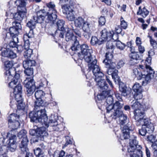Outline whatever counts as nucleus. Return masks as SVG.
Segmentation results:
<instances>
[{
	"label": "nucleus",
	"mask_w": 157,
	"mask_h": 157,
	"mask_svg": "<svg viewBox=\"0 0 157 157\" xmlns=\"http://www.w3.org/2000/svg\"><path fill=\"white\" fill-rule=\"evenodd\" d=\"M55 117L54 115H52L49 121L44 110L38 111L37 113L32 112L29 114L31 122H39L42 125H44L47 128L49 126L52 127L54 130L58 131L60 129L61 125L58 124Z\"/></svg>",
	"instance_id": "nucleus-1"
},
{
	"label": "nucleus",
	"mask_w": 157,
	"mask_h": 157,
	"mask_svg": "<svg viewBox=\"0 0 157 157\" xmlns=\"http://www.w3.org/2000/svg\"><path fill=\"white\" fill-rule=\"evenodd\" d=\"M97 84L98 86L99 90L101 92L97 95V98L99 101L106 98L105 104L106 109V114L108 113L113 107V99L110 94L111 90H108V85L105 79H94Z\"/></svg>",
	"instance_id": "nucleus-2"
},
{
	"label": "nucleus",
	"mask_w": 157,
	"mask_h": 157,
	"mask_svg": "<svg viewBox=\"0 0 157 157\" xmlns=\"http://www.w3.org/2000/svg\"><path fill=\"white\" fill-rule=\"evenodd\" d=\"M71 42H74L71 47V49L72 51H77L79 49L81 50V53H78L79 59L81 60L84 59L87 62L90 61L91 59H93L92 56H93L92 55L93 51L91 48L86 44H84L80 45L77 39Z\"/></svg>",
	"instance_id": "nucleus-3"
},
{
	"label": "nucleus",
	"mask_w": 157,
	"mask_h": 157,
	"mask_svg": "<svg viewBox=\"0 0 157 157\" xmlns=\"http://www.w3.org/2000/svg\"><path fill=\"white\" fill-rule=\"evenodd\" d=\"M92 58L90 61L87 62L88 63L89 69L90 70H93V73L95 76L96 78L103 77L104 76V75L100 71L99 66L96 64L97 61L95 56H93Z\"/></svg>",
	"instance_id": "nucleus-4"
},
{
	"label": "nucleus",
	"mask_w": 157,
	"mask_h": 157,
	"mask_svg": "<svg viewBox=\"0 0 157 157\" xmlns=\"http://www.w3.org/2000/svg\"><path fill=\"white\" fill-rule=\"evenodd\" d=\"M109 118L110 120L112 119L116 120L118 118L121 128L126 125L128 126V124H129V126L131 125L129 124L128 123L129 121L127 116L123 114L122 111H117L114 113V115L110 116Z\"/></svg>",
	"instance_id": "nucleus-5"
},
{
	"label": "nucleus",
	"mask_w": 157,
	"mask_h": 157,
	"mask_svg": "<svg viewBox=\"0 0 157 157\" xmlns=\"http://www.w3.org/2000/svg\"><path fill=\"white\" fill-rule=\"evenodd\" d=\"M131 106L134 110V115L135 120L139 119L144 114V109L141 110V104L136 100H133L131 102Z\"/></svg>",
	"instance_id": "nucleus-6"
},
{
	"label": "nucleus",
	"mask_w": 157,
	"mask_h": 157,
	"mask_svg": "<svg viewBox=\"0 0 157 157\" xmlns=\"http://www.w3.org/2000/svg\"><path fill=\"white\" fill-rule=\"evenodd\" d=\"M145 113L142 117H140V119L135 120L136 121V124L137 126L142 125L146 127L147 130L149 132V133H152L154 130V127L153 124L151 123L148 118H144Z\"/></svg>",
	"instance_id": "nucleus-7"
},
{
	"label": "nucleus",
	"mask_w": 157,
	"mask_h": 157,
	"mask_svg": "<svg viewBox=\"0 0 157 157\" xmlns=\"http://www.w3.org/2000/svg\"><path fill=\"white\" fill-rule=\"evenodd\" d=\"M19 118V115L15 113L10 114L8 118V126L12 129L11 131H13V132L15 130L17 129L20 126L19 122L18 120H16Z\"/></svg>",
	"instance_id": "nucleus-8"
},
{
	"label": "nucleus",
	"mask_w": 157,
	"mask_h": 157,
	"mask_svg": "<svg viewBox=\"0 0 157 157\" xmlns=\"http://www.w3.org/2000/svg\"><path fill=\"white\" fill-rule=\"evenodd\" d=\"M27 132L25 130L21 131L18 133L17 136L19 139L22 138L21 144L19 145V148L21 151H26L27 150V143L28 140L26 136Z\"/></svg>",
	"instance_id": "nucleus-9"
},
{
	"label": "nucleus",
	"mask_w": 157,
	"mask_h": 157,
	"mask_svg": "<svg viewBox=\"0 0 157 157\" xmlns=\"http://www.w3.org/2000/svg\"><path fill=\"white\" fill-rule=\"evenodd\" d=\"M101 41L110 40L112 39L116 41L118 39L117 34L114 33L112 31L108 30L106 29H104L101 32Z\"/></svg>",
	"instance_id": "nucleus-10"
},
{
	"label": "nucleus",
	"mask_w": 157,
	"mask_h": 157,
	"mask_svg": "<svg viewBox=\"0 0 157 157\" xmlns=\"http://www.w3.org/2000/svg\"><path fill=\"white\" fill-rule=\"evenodd\" d=\"M26 88V94L28 96H31L35 91L36 85L34 79H25L23 82Z\"/></svg>",
	"instance_id": "nucleus-11"
},
{
	"label": "nucleus",
	"mask_w": 157,
	"mask_h": 157,
	"mask_svg": "<svg viewBox=\"0 0 157 157\" xmlns=\"http://www.w3.org/2000/svg\"><path fill=\"white\" fill-rule=\"evenodd\" d=\"M115 83L119 85V90L121 95L124 97L130 96L132 92L131 89H128L126 86L125 84L120 80V79H114Z\"/></svg>",
	"instance_id": "nucleus-12"
},
{
	"label": "nucleus",
	"mask_w": 157,
	"mask_h": 157,
	"mask_svg": "<svg viewBox=\"0 0 157 157\" xmlns=\"http://www.w3.org/2000/svg\"><path fill=\"white\" fill-rule=\"evenodd\" d=\"M93 25V22L91 21H86L82 26L83 32V35L86 38H90L92 33V30Z\"/></svg>",
	"instance_id": "nucleus-13"
},
{
	"label": "nucleus",
	"mask_w": 157,
	"mask_h": 157,
	"mask_svg": "<svg viewBox=\"0 0 157 157\" xmlns=\"http://www.w3.org/2000/svg\"><path fill=\"white\" fill-rule=\"evenodd\" d=\"M121 129L122 132V136L124 139H128L131 137L132 136H130V133L132 132L134 129V126L133 125H131L130 126L127 125L123 127H121Z\"/></svg>",
	"instance_id": "nucleus-14"
},
{
	"label": "nucleus",
	"mask_w": 157,
	"mask_h": 157,
	"mask_svg": "<svg viewBox=\"0 0 157 157\" xmlns=\"http://www.w3.org/2000/svg\"><path fill=\"white\" fill-rule=\"evenodd\" d=\"M64 21L62 20H59L56 22L58 30L56 31L55 35L58 36L61 38H63L64 33V28L63 27Z\"/></svg>",
	"instance_id": "nucleus-15"
},
{
	"label": "nucleus",
	"mask_w": 157,
	"mask_h": 157,
	"mask_svg": "<svg viewBox=\"0 0 157 157\" xmlns=\"http://www.w3.org/2000/svg\"><path fill=\"white\" fill-rule=\"evenodd\" d=\"M145 68L147 70V74H145L144 73H142V78H156L157 76L154 75V72L152 69L151 67L149 65L146 63Z\"/></svg>",
	"instance_id": "nucleus-16"
},
{
	"label": "nucleus",
	"mask_w": 157,
	"mask_h": 157,
	"mask_svg": "<svg viewBox=\"0 0 157 157\" xmlns=\"http://www.w3.org/2000/svg\"><path fill=\"white\" fill-rule=\"evenodd\" d=\"M67 7H64L63 10V13L66 15L67 18L70 21H73L75 20V12L73 9L71 8L68 9Z\"/></svg>",
	"instance_id": "nucleus-17"
},
{
	"label": "nucleus",
	"mask_w": 157,
	"mask_h": 157,
	"mask_svg": "<svg viewBox=\"0 0 157 157\" xmlns=\"http://www.w3.org/2000/svg\"><path fill=\"white\" fill-rule=\"evenodd\" d=\"M47 12V18L46 22L47 23H49L51 24H53L57 18L56 15L57 12Z\"/></svg>",
	"instance_id": "nucleus-18"
},
{
	"label": "nucleus",
	"mask_w": 157,
	"mask_h": 157,
	"mask_svg": "<svg viewBox=\"0 0 157 157\" xmlns=\"http://www.w3.org/2000/svg\"><path fill=\"white\" fill-rule=\"evenodd\" d=\"M130 60V63L131 65H134L137 63V61L141 59V57L137 52H132L129 55Z\"/></svg>",
	"instance_id": "nucleus-19"
},
{
	"label": "nucleus",
	"mask_w": 157,
	"mask_h": 157,
	"mask_svg": "<svg viewBox=\"0 0 157 157\" xmlns=\"http://www.w3.org/2000/svg\"><path fill=\"white\" fill-rule=\"evenodd\" d=\"M36 100L35 102V104L34 106V110L33 111L30 112L29 113V114L32 112H34L35 113H37L38 111H40L41 110H44L45 112L44 109H40V106H43L44 105V101L40 99H36Z\"/></svg>",
	"instance_id": "nucleus-20"
},
{
	"label": "nucleus",
	"mask_w": 157,
	"mask_h": 157,
	"mask_svg": "<svg viewBox=\"0 0 157 157\" xmlns=\"http://www.w3.org/2000/svg\"><path fill=\"white\" fill-rule=\"evenodd\" d=\"M9 33H7L6 34V37L9 38V35L10 37L14 38H16L17 41L18 42V38L17 36L18 34L19 31H18L13 26L11 27L9 29Z\"/></svg>",
	"instance_id": "nucleus-21"
},
{
	"label": "nucleus",
	"mask_w": 157,
	"mask_h": 157,
	"mask_svg": "<svg viewBox=\"0 0 157 157\" xmlns=\"http://www.w3.org/2000/svg\"><path fill=\"white\" fill-rule=\"evenodd\" d=\"M22 88L21 84L18 83L17 85L15 86L14 89L13 93L15 95V100H21L22 96Z\"/></svg>",
	"instance_id": "nucleus-22"
},
{
	"label": "nucleus",
	"mask_w": 157,
	"mask_h": 157,
	"mask_svg": "<svg viewBox=\"0 0 157 157\" xmlns=\"http://www.w3.org/2000/svg\"><path fill=\"white\" fill-rule=\"evenodd\" d=\"M2 52V58H14L16 57V54L9 49H4Z\"/></svg>",
	"instance_id": "nucleus-23"
},
{
	"label": "nucleus",
	"mask_w": 157,
	"mask_h": 157,
	"mask_svg": "<svg viewBox=\"0 0 157 157\" xmlns=\"http://www.w3.org/2000/svg\"><path fill=\"white\" fill-rule=\"evenodd\" d=\"M123 104L121 103L119 101H117L113 105L112 109L110 110L108 113H110V116L114 115V113L117 111H122L121 109L123 106Z\"/></svg>",
	"instance_id": "nucleus-24"
},
{
	"label": "nucleus",
	"mask_w": 157,
	"mask_h": 157,
	"mask_svg": "<svg viewBox=\"0 0 157 157\" xmlns=\"http://www.w3.org/2000/svg\"><path fill=\"white\" fill-rule=\"evenodd\" d=\"M43 126L40 127H37V135L36 136L40 137L41 138H43L44 136H47L48 135L46 129L44 126H45L44 125H42Z\"/></svg>",
	"instance_id": "nucleus-25"
},
{
	"label": "nucleus",
	"mask_w": 157,
	"mask_h": 157,
	"mask_svg": "<svg viewBox=\"0 0 157 157\" xmlns=\"http://www.w3.org/2000/svg\"><path fill=\"white\" fill-rule=\"evenodd\" d=\"M36 63V61L34 60L26 59L23 61V66L24 68H30L35 66Z\"/></svg>",
	"instance_id": "nucleus-26"
},
{
	"label": "nucleus",
	"mask_w": 157,
	"mask_h": 157,
	"mask_svg": "<svg viewBox=\"0 0 157 157\" xmlns=\"http://www.w3.org/2000/svg\"><path fill=\"white\" fill-rule=\"evenodd\" d=\"M44 11L45 10H41L39 13H42L41 14H40L39 16L37 15V16H33V20L36 23H42L44 21Z\"/></svg>",
	"instance_id": "nucleus-27"
},
{
	"label": "nucleus",
	"mask_w": 157,
	"mask_h": 157,
	"mask_svg": "<svg viewBox=\"0 0 157 157\" xmlns=\"http://www.w3.org/2000/svg\"><path fill=\"white\" fill-rule=\"evenodd\" d=\"M26 11L20 10L19 12L16 13L14 15V18L15 20L21 21L25 15Z\"/></svg>",
	"instance_id": "nucleus-28"
},
{
	"label": "nucleus",
	"mask_w": 157,
	"mask_h": 157,
	"mask_svg": "<svg viewBox=\"0 0 157 157\" xmlns=\"http://www.w3.org/2000/svg\"><path fill=\"white\" fill-rule=\"evenodd\" d=\"M77 39L76 37L75 36L71 30H68L65 34V40L67 41H73Z\"/></svg>",
	"instance_id": "nucleus-29"
},
{
	"label": "nucleus",
	"mask_w": 157,
	"mask_h": 157,
	"mask_svg": "<svg viewBox=\"0 0 157 157\" xmlns=\"http://www.w3.org/2000/svg\"><path fill=\"white\" fill-rule=\"evenodd\" d=\"M13 131H10L7 133V137H9V142L8 144H16V136L15 135L13 134Z\"/></svg>",
	"instance_id": "nucleus-30"
},
{
	"label": "nucleus",
	"mask_w": 157,
	"mask_h": 157,
	"mask_svg": "<svg viewBox=\"0 0 157 157\" xmlns=\"http://www.w3.org/2000/svg\"><path fill=\"white\" fill-rule=\"evenodd\" d=\"M136 137L134 135H133L130 139L129 145L133 146L137 148L136 150L138 149V147L140 146L141 147V150L142 149V147L140 145L138 144V141L136 140Z\"/></svg>",
	"instance_id": "nucleus-31"
},
{
	"label": "nucleus",
	"mask_w": 157,
	"mask_h": 157,
	"mask_svg": "<svg viewBox=\"0 0 157 157\" xmlns=\"http://www.w3.org/2000/svg\"><path fill=\"white\" fill-rule=\"evenodd\" d=\"M86 21L82 17H79L75 20V24L76 26L80 28L82 27Z\"/></svg>",
	"instance_id": "nucleus-32"
},
{
	"label": "nucleus",
	"mask_w": 157,
	"mask_h": 157,
	"mask_svg": "<svg viewBox=\"0 0 157 157\" xmlns=\"http://www.w3.org/2000/svg\"><path fill=\"white\" fill-rule=\"evenodd\" d=\"M149 12L145 7L141 9V6L139 8V11L137 12V15H140L144 18L148 14Z\"/></svg>",
	"instance_id": "nucleus-33"
},
{
	"label": "nucleus",
	"mask_w": 157,
	"mask_h": 157,
	"mask_svg": "<svg viewBox=\"0 0 157 157\" xmlns=\"http://www.w3.org/2000/svg\"><path fill=\"white\" fill-rule=\"evenodd\" d=\"M113 52L110 51H108V52L106 53L105 59L103 61V63L105 64L109 62V63H111V61H112L113 57L112 54Z\"/></svg>",
	"instance_id": "nucleus-34"
},
{
	"label": "nucleus",
	"mask_w": 157,
	"mask_h": 157,
	"mask_svg": "<svg viewBox=\"0 0 157 157\" xmlns=\"http://www.w3.org/2000/svg\"><path fill=\"white\" fill-rule=\"evenodd\" d=\"M138 147L137 152L129 153V157H142L143 153L141 150V147L139 146Z\"/></svg>",
	"instance_id": "nucleus-35"
},
{
	"label": "nucleus",
	"mask_w": 157,
	"mask_h": 157,
	"mask_svg": "<svg viewBox=\"0 0 157 157\" xmlns=\"http://www.w3.org/2000/svg\"><path fill=\"white\" fill-rule=\"evenodd\" d=\"M15 4L18 7L22 8L23 10L26 11L25 8L26 2L25 0H16L15 2Z\"/></svg>",
	"instance_id": "nucleus-36"
},
{
	"label": "nucleus",
	"mask_w": 157,
	"mask_h": 157,
	"mask_svg": "<svg viewBox=\"0 0 157 157\" xmlns=\"http://www.w3.org/2000/svg\"><path fill=\"white\" fill-rule=\"evenodd\" d=\"M141 110L144 109V112L149 109L150 106L149 104V101L147 100H144L141 104Z\"/></svg>",
	"instance_id": "nucleus-37"
},
{
	"label": "nucleus",
	"mask_w": 157,
	"mask_h": 157,
	"mask_svg": "<svg viewBox=\"0 0 157 157\" xmlns=\"http://www.w3.org/2000/svg\"><path fill=\"white\" fill-rule=\"evenodd\" d=\"M45 93L41 90L36 91L35 94V96L36 99L42 98L45 96Z\"/></svg>",
	"instance_id": "nucleus-38"
},
{
	"label": "nucleus",
	"mask_w": 157,
	"mask_h": 157,
	"mask_svg": "<svg viewBox=\"0 0 157 157\" xmlns=\"http://www.w3.org/2000/svg\"><path fill=\"white\" fill-rule=\"evenodd\" d=\"M47 6L48 8L47 12H53L54 11L56 12V10L55 9L56 5L53 2H50L48 3H47Z\"/></svg>",
	"instance_id": "nucleus-39"
},
{
	"label": "nucleus",
	"mask_w": 157,
	"mask_h": 157,
	"mask_svg": "<svg viewBox=\"0 0 157 157\" xmlns=\"http://www.w3.org/2000/svg\"><path fill=\"white\" fill-rule=\"evenodd\" d=\"M64 2L65 4L63 6H62V9H64V7H67L68 9L69 8H71L72 9H73V1L72 0H64Z\"/></svg>",
	"instance_id": "nucleus-40"
},
{
	"label": "nucleus",
	"mask_w": 157,
	"mask_h": 157,
	"mask_svg": "<svg viewBox=\"0 0 157 157\" xmlns=\"http://www.w3.org/2000/svg\"><path fill=\"white\" fill-rule=\"evenodd\" d=\"M17 102V109L19 110H23L25 109V104L23 102L22 97L21 100H15Z\"/></svg>",
	"instance_id": "nucleus-41"
},
{
	"label": "nucleus",
	"mask_w": 157,
	"mask_h": 157,
	"mask_svg": "<svg viewBox=\"0 0 157 157\" xmlns=\"http://www.w3.org/2000/svg\"><path fill=\"white\" fill-rule=\"evenodd\" d=\"M132 89L135 93L142 92V87L138 83H136L134 84L132 87Z\"/></svg>",
	"instance_id": "nucleus-42"
},
{
	"label": "nucleus",
	"mask_w": 157,
	"mask_h": 157,
	"mask_svg": "<svg viewBox=\"0 0 157 157\" xmlns=\"http://www.w3.org/2000/svg\"><path fill=\"white\" fill-rule=\"evenodd\" d=\"M101 40H98L96 36H92L91 37V40L90 41V43L92 45H94L97 44L100 45L101 44V42H103V41H101Z\"/></svg>",
	"instance_id": "nucleus-43"
},
{
	"label": "nucleus",
	"mask_w": 157,
	"mask_h": 157,
	"mask_svg": "<svg viewBox=\"0 0 157 157\" xmlns=\"http://www.w3.org/2000/svg\"><path fill=\"white\" fill-rule=\"evenodd\" d=\"M108 42L106 44V47L107 51L113 52V50L114 45L113 44V42L112 41L107 40Z\"/></svg>",
	"instance_id": "nucleus-44"
},
{
	"label": "nucleus",
	"mask_w": 157,
	"mask_h": 157,
	"mask_svg": "<svg viewBox=\"0 0 157 157\" xmlns=\"http://www.w3.org/2000/svg\"><path fill=\"white\" fill-rule=\"evenodd\" d=\"M33 53V50L31 49H24V56L26 59H28L31 57Z\"/></svg>",
	"instance_id": "nucleus-45"
},
{
	"label": "nucleus",
	"mask_w": 157,
	"mask_h": 157,
	"mask_svg": "<svg viewBox=\"0 0 157 157\" xmlns=\"http://www.w3.org/2000/svg\"><path fill=\"white\" fill-rule=\"evenodd\" d=\"M148 37L150 38L149 41L151 46L154 49L157 48V41L152 38L151 36H148Z\"/></svg>",
	"instance_id": "nucleus-46"
},
{
	"label": "nucleus",
	"mask_w": 157,
	"mask_h": 157,
	"mask_svg": "<svg viewBox=\"0 0 157 157\" xmlns=\"http://www.w3.org/2000/svg\"><path fill=\"white\" fill-rule=\"evenodd\" d=\"M1 59L3 62H4L5 67L8 70L12 67V63L11 61L8 60L5 61V59L3 58H2Z\"/></svg>",
	"instance_id": "nucleus-47"
},
{
	"label": "nucleus",
	"mask_w": 157,
	"mask_h": 157,
	"mask_svg": "<svg viewBox=\"0 0 157 157\" xmlns=\"http://www.w3.org/2000/svg\"><path fill=\"white\" fill-rule=\"evenodd\" d=\"M147 133H149L146 127L144 126H142L141 128L139 130V134L142 136H145Z\"/></svg>",
	"instance_id": "nucleus-48"
},
{
	"label": "nucleus",
	"mask_w": 157,
	"mask_h": 157,
	"mask_svg": "<svg viewBox=\"0 0 157 157\" xmlns=\"http://www.w3.org/2000/svg\"><path fill=\"white\" fill-rule=\"evenodd\" d=\"M106 67L107 68V69H111L112 70H113L114 69L116 66H117L116 63H115L111 61V63H107L105 64Z\"/></svg>",
	"instance_id": "nucleus-49"
},
{
	"label": "nucleus",
	"mask_w": 157,
	"mask_h": 157,
	"mask_svg": "<svg viewBox=\"0 0 157 157\" xmlns=\"http://www.w3.org/2000/svg\"><path fill=\"white\" fill-rule=\"evenodd\" d=\"M34 154L36 157H40L41 156H43V152L39 147L34 149Z\"/></svg>",
	"instance_id": "nucleus-50"
},
{
	"label": "nucleus",
	"mask_w": 157,
	"mask_h": 157,
	"mask_svg": "<svg viewBox=\"0 0 157 157\" xmlns=\"http://www.w3.org/2000/svg\"><path fill=\"white\" fill-rule=\"evenodd\" d=\"M116 46L118 49L122 50L124 49L125 46V45L124 43H122L121 41L118 40L117 41Z\"/></svg>",
	"instance_id": "nucleus-51"
},
{
	"label": "nucleus",
	"mask_w": 157,
	"mask_h": 157,
	"mask_svg": "<svg viewBox=\"0 0 157 157\" xmlns=\"http://www.w3.org/2000/svg\"><path fill=\"white\" fill-rule=\"evenodd\" d=\"M13 26L16 29L19 31L21 30V26L20 22L15 21L13 22Z\"/></svg>",
	"instance_id": "nucleus-52"
},
{
	"label": "nucleus",
	"mask_w": 157,
	"mask_h": 157,
	"mask_svg": "<svg viewBox=\"0 0 157 157\" xmlns=\"http://www.w3.org/2000/svg\"><path fill=\"white\" fill-rule=\"evenodd\" d=\"M24 73L27 76L32 75L33 74V67L25 68Z\"/></svg>",
	"instance_id": "nucleus-53"
},
{
	"label": "nucleus",
	"mask_w": 157,
	"mask_h": 157,
	"mask_svg": "<svg viewBox=\"0 0 157 157\" xmlns=\"http://www.w3.org/2000/svg\"><path fill=\"white\" fill-rule=\"evenodd\" d=\"M17 146L16 144H8V149L11 152L14 151L16 149Z\"/></svg>",
	"instance_id": "nucleus-54"
},
{
	"label": "nucleus",
	"mask_w": 157,
	"mask_h": 157,
	"mask_svg": "<svg viewBox=\"0 0 157 157\" xmlns=\"http://www.w3.org/2000/svg\"><path fill=\"white\" fill-rule=\"evenodd\" d=\"M137 148L135 147L129 145L127 148L128 151L129 153L137 152Z\"/></svg>",
	"instance_id": "nucleus-55"
},
{
	"label": "nucleus",
	"mask_w": 157,
	"mask_h": 157,
	"mask_svg": "<svg viewBox=\"0 0 157 157\" xmlns=\"http://www.w3.org/2000/svg\"><path fill=\"white\" fill-rule=\"evenodd\" d=\"M36 23L33 20L32 21H29L27 24V26L29 28V29H33L35 28Z\"/></svg>",
	"instance_id": "nucleus-56"
},
{
	"label": "nucleus",
	"mask_w": 157,
	"mask_h": 157,
	"mask_svg": "<svg viewBox=\"0 0 157 157\" xmlns=\"http://www.w3.org/2000/svg\"><path fill=\"white\" fill-rule=\"evenodd\" d=\"M17 82L18 79H12V81L10 82L9 84V86L12 88L15 87L16 86H15Z\"/></svg>",
	"instance_id": "nucleus-57"
},
{
	"label": "nucleus",
	"mask_w": 157,
	"mask_h": 157,
	"mask_svg": "<svg viewBox=\"0 0 157 157\" xmlns=\"http://www.w3.org/2000/svg\"><path fill=\"white\" fill-rule=\"evenodd\" d=\"M65 152L61 150L59 152H55L54 155V157H63L65 155Z\"/></svg>",
	"instance_id": "nucleus-58"
},
{
	"label": "nucleus",
	"mask_w": 157,
	"mask_h": 157,
	"mask_svg": "<svg viewBox=\"0 0 157 157\" xmlns=\"http://www.w3.org/2000/svg\"><path fill=\"white\" fill-rule=\"evenodd\" d=\"M134 97L135 100L138 101L139 99H142L143 98V95L142 92H136L135 93L134 95Z\"/></svg>",
	"instance_id": "nucleus-59"
},
{
	"label": "nucleus",
	"mask_w": 157,
	"mask_h": 157,
	"mask_svg": "<svg viewBox=\"0 0 157 157\" xmlns=\"http://www.w3.org/2000/svg\"><path fill=\"white\" fill-rule=\"evenodd\" d=\"M66 143L64 146L66 147L69 144H71L72 143V140L69 136H66L65 137Z\"/></svg>",
	"instance_id": "nucleus-60"
},
{
	"label": "nucleus",
	"mask_w": 157,
	"mask_h": 157,
	"mask_svg": "<svg viewBox=\"0 0 157 157\" xmlns=\"http://www.w3.org/2000/svg\"><path fill=\"white\" fill-rule=\"evenodd\" d=\"M24 49H30L29 48L30 44L29 40L28 39L26 40L25 39V40L24 39Z\"/></svg>",
	"instance_id": "nucleus-61"
},
{
	"label": "nucleus",
	"mask_w": 157,
	"mask_h": 157,
	"mask_svg": "<svg viewBox=\"0 0 157 157\" xmlns=\"http://www.w3.org/2000/svg\"><path fill=\"white\" fill-rule=\"evenodd\" d=\"M121 27L122 29H125L127 27V24L126 22L123 20V18H121Z\"/></svg>",
	"instance_id": "nucleus-62"
},
{
	"label": "nucleus",
	"mask_w": 157,
	"mask_h": 157,
	"mask_svg": "<svg viewBox=\"0 0 157 157\" xmlns=\"http://www.w3.org/2000/svg\"><path fill=\"white\" fill-rule=\"evenodd\" d=\"M115 95L116 98L119 101L122 102L123 101L121 94H120L119 93L116 92L115 93Z\"/></svg>",
	"instance_id": "nucleus-63"
},
{
	"label": "nucleus",
	"mask_w": 157,
	"mask_h": 157,
	"mask_svg": "<svg viewBox=\"0 0 157 157\" xmlns=\"http://www.w3.org/2000/svg\"><path fill=\"white\" fill-rule=\"evenodd\" d=\"M13 40L11 41L9 44V46L10 47L14 48L17 47V40L16 38H13Z\"/></svg>",
	"instance_id": "nucleus-64"
}]
</instances>
